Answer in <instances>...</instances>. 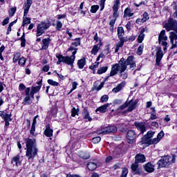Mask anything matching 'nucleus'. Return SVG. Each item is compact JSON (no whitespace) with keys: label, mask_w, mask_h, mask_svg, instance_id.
<instances>
[{"label":"nucleus","mask_w":177,"mask_h":177,"mask_svg":"<svg viewBox=\"0 0 177 177\" xmlns=\"http://www.w3.org/2000/svg\"><path fill=\"white\" fill-rule=\"evenodd\" d=\"M125 32L124 31V28L122 27H118V38H125V37H124Z\"/></svg>","instance_id":"obj_29"},{"label":"nucleus","mask_w":177,"mask_h":177,"mask_svg":"<svg viewBox=\"0 0 177 177\" xmlns=\"http://www.w3.org/2000/svg\"><path fill=\"white\" fill-rule=\"evenodd\" d=\"M135 162L137 164L146 162V156L142 153H138L135 157Z\"/></svg>","instance_id":"obj_18"},{"label":"nucleus","mask_w":177,"mask_h":177,"mask_svg":"<svg viewBox=\"0 0 177 177\" xmlns=\"http://www.w3.org/2000/svg\"><path fill=\"white\" fill-rule=\"evenodd\" d=\"M156 133L154 131H148L147 135H145L142 138L141 141L142 145H147L150 143V139L153 138V136Z\"/></svg>","instance_id":"obj_12"},{"label":"nucleus","mask_w":177,"mask_h":177,"mask_svg":"<svg viewBox=\"0 0 177 177\" xmlns=\"http://www.w3.org/2000/svg\"><path fill=\"white\" fill-rule=\"evenodd\" d=\"M171 47L170 49H175L177 47V35L175 32H170L169 36Z\"/></svg>","instance_id":"obj_10"},{"label":"nucleus","mask_w":177,"mask_h":177,"mask_svg":"<svg viewBox=\"0 0 177 177\" xmlns=\"http://www.w3.org/2000/svg\"><path fill=\"white\" fill-rule=\"evenodd\" d=\"M86 64L85 59H82L77 62L79 68H84V66Z\"/></svg>","instance_id":"obj_34"},{"label":"nucleus","mask_w":177,"mask_h":177,"mask_svg":"<svg viewBox=\"0 0 177 177\" xmlns=\"http://www.w3.org/2000/svg\"><path fill=\"white\" fill-rule=\"evenodd\" d=\"M19 59H20V53H17L16 54L14 55V57H13L14 63L17 62V60H19Z\"/></svg>","instance_id":"obj_47"},{"label":"nucleus","mask_w":177,"mask_h":177,"mask_svg":"<svg viewBox=\"0 0 177 177\" xmlns=\"http://www.w3.org/2000/svg\"><path fill=\"white\" fill-rule=\"evenodd\" d=\"M31 95H25L22 104H31Z\"/></svg>","instance_id":"obj_31"},{"label":"nucleus","mask_w":177,"mask_h":177,"mask_svg":"<svg viewBox=\"0 0 177 177\" xmlns=\"http://www.w3.org/2000/svg\"><path fill=\"white\" fill-rule=\"evenodd\" d=\"M24 20H23V23H22V26L24 27L26 24H30V23H31V19L27 17V16L24 17H24H23Z\"/></svg>","instance_id":"obj_35"},{"label":"nucleus","mask_w":177,"mask_h":177,"mask_svg":"<svg viewBox=\"0 0 177 177\" xmlns=\"http://www.w3.org/2000/svg\"><path fill=\"white\" fill-rule=\"evenodd\" d=\"M35 132V125H32L30 129V135H34V133Z\"/></svg>","instance_id":"obj_60"},{"label":"nucleus","mask_w":177,"mask_h":177,"mask_svg":"<svg viewBox=\"0 0 177 177\" xmlns=\"http://www.w3.org/2000/svg\"><path fill=\"white\" fill-rule=\"evenodd\" d=\"M32 5V0H26V1L24 3V17L28 15V11L30 10V8H31Z\"/></svg>","instance_id":"obj_15"},{"label":"nucleus","mask_w":177,"mask_h":177,"mask_svg":"<svg viewBox=\"0 0 177 177\" xmlns=\"http://www.w3.org/2000/svg\"><path fill=\"white\" fill-rule=\"evenodd\" d=\"M10 115V114H8L5 111H0V117H1L3 120H6Z\"/></svg>","instance_id":"obj_39"},{"label":"nucleus","mask_w":177,"mask_h":177,"mask_svg":"<svg viewBox=\"0 0 177 177\" xmlns=\"http://www.w3.org/2000/svg\"><path fill=\"white\" fill-rule=\"evenodd\" d=\"M103 86H104V82H102L95 89L96 91H100Z\"/></svg>","instance_id":"obj_61"},{"label":"nucleus","mask_w":177,"mask_h":177,"mask_svg":"<svg viewBox=\"0 0 177 177\" xmlns=\"http://www.w3.org/2000/svg\"><path fill=\"white\" fill-rule=\"evenodd\" d=\"M156 65L160 66V63L161 62V60L162 59V57H164V53H162V49H161V47H158L156 48Z\"/></svg>","instance_id":"obj_11"},{"label":"nucleus","mask_w":177,"mask_h":177,"mask_svg":"<svg viewBox=\"0 0 177 177\" xmlns=\"http://www.w3.org/2000/svg\"><path fill=\"white\" fill-rule=\"evenodd\" d=\"M144 48H145V46H143V44L140 45V46L138 47V48L137 50V55H139L140 56V55H142V53H143Z\"/></svg>","instance_id":"obj_41"},{"label":"nucleus","mask_w":177,"mask_h":177,"mask_svg":"<svg viewBox=\"0 0 177 177\" xmlns=\"http://www.w3.org/2000/svg\"><path fill=\"white\" fill-rule=\"evenodd\" d=\"M127 68L124 65H118V64L112 65L111 71L110 73V77H114L116 74H118L119 71V77L122 78V80H127L128 78V73L125 72Z\"/></svg>","instance_id":"obj_2"},{"label":"nucleus","mask_w":177,"mask_h":177,"mask_svg":"<svg viewBox=\"0 0 177 177\" xmlns=\"http://www.w3.org/2000/svg\"><path fill=\"white\" fill-rule=\"evenodd\" d=\"M100 140H102V138H100V136H98V137H95V138H93L92 139L93 143H95V144L99 143V142H100Z\"/></svg>","instance_id":"obj_53"},{"label":"nucleus","mask_w":177,"mask_h":177,"mask_svg":"<svg viewBox=\"0 0 177 177\" xmlns=\"http://www.w3.org/2000/svg\"><path fill=\"white\" fill-rule=\"evenodd\" d=\"M16 13V8H12L9 11V16L12 17Z\"/></svg>","instance_id":"obj_55"},{"label":"nucleus","mask_w":177,"mask_h":177,"mask_svg":"<svg viewBox=\"0 0 177 177\" xmlns=\"http://www.w3.org/2000/svg\"><path fill=\"white\" fill-rule=\"evenodd\" d=\"M131 169L132 173L134 174V175H140V171L139 170V164L136 163V162L131 164Z\"/></svg>","instance_id":"obj_19"},{"label":"nucleus","mask_w":177,"mask_h":177,"mask_svg":"<svg viewBox=\"0 0 177 177\" xmlns=\"http://www.w3.org/2000/svg\"><path fill=\"white\" fill-rule=\"evenodd\" d=\"M165 29L167 31H171V30H173V31H175L176 34H177V21L174 19H170L168 21V23H167L165 26Z\"/></svg>","instance_id":"obj_8"},{"label":"nucleus","mask_w":177,"mask_h":177,"mask_svg":"<svg viewBox=\"0 0 177 177\" xmlns=\"http://www.w3.org/2000/svg\"><path fill=\"white\" fill-rule=\"evenodd\" d=\"M78 111H80V110L76 109L75 107H73L71 110L72 117H75L78 114Z\"/></svg>","instance_id":"obj_46"},{"label":"nucleus","mask_w":177,"mask_h":177,"mask_svg":"<svg viewBox=\"0 0 177 177\" xmlns=\"http://www.w3.org/2000/svg\"><path fill=\"white\" fill-rule=\"evenodd\" d=\"M168 37L165 36V30H162L158 37V42L163 46V50L165 52L168 48Z\"/></svg>","instance_id":"obj_6"},{"label":"nucleus","mask_w":177,"mask_h":177,"mask_svg":"<svg viewBox=\"0 0 177 177\" xmlns=\"http://www.w3.org/2000/svg\"><path fill=\"white\" fill-rule=\"evenodd\" d=\"M19 88V91H24L26 88V85L23 84H20Z\"/></svg>","instance_id":"obj_62"},{"label":"nucleus","mask_w":177,"mask_h":177,"mask_svg":"<svg viewBox=\"0 0 177 177\" xmlns=\"http://www.w3.org/2000/svg\"><path fill=\"white\" fill-rule=\"evenodd\" d=\"M120 41L116 44L115 52L117 53L120 50V48H122L124 46V44H125V38H119Z\"/></svg>","instance_id":"obj_21"},{"label":"nucleus","mask_w":177,"mask_h":177,"mask_svg":"<svg viewBox=\"0 0 177 177\" xmlns=\"http://www.w3.org/2000/svg\"><path fill=\"white\" fill-rule=\"evenodd\" d=\"M25 89V96H31V95H30V93H31V92L30 93V91H31L30 87H28Z\"/></svg>","instance_id":"obj_57"},{"label":"nucleus","mask_w":177,"mask_h":177,"mask_svg":"<svg viewBox=\"0 0 177 177\" xmlns=\"http://www.w3.org/2000/svg\"><path fill=\"white\" fill-rule=\"evenodd\" d=\"M9 23V17H6L3 22H2V26H6Z\"/></svg>","instance_id":"obj_59"},{"label":"nucleus","mask_w":177,"mask_h":177,"mask_svg":"<svg viewBox=\"0 0 177 177\" xmlns=\"http://www.w3.org/2000/svg\"><path fill=\"white\" fill-rule=\"evenodd\" d=\"M164 131H161L158 134V136L157 138L161 140V139H162L163 136H164Z\"/></svg>","instance_id":"obj_58"},{"label":"nucleus","mask_w":177,"mask_h":177,"mask_svg":"<svg viewBox=\"0 0 177 177\" xmlns=\"http://www.w3.org/2000/svg\"><path fill=\"white\" fill-rule=\"evenodd\" d=\"M149 20V14L147 12H144L143 18L141 19V21L142 23H145V21H147Z\"/></svg>","instance_id":"obj_43"},{"label":"nucleus","mask_w":177,"mask_h":177,"mask_svg":"<svg viewBox=\"0 0 177 177\" xmlns=\"http://www.w3.org/2000/svg\"><path fill=\"white\" fill-rule=\"evenodd\" d=\"M62 27H63V24H62V22L60 21H57L56 30L57 31H60V30L62 29Z\"/></svg>","instance_id":"obj_48"},{"label":"nucleus","mask_w":177,"mask_h":177,"mask_svg":"<svg viewBox=\"0 0 177 177\" xmlns=\"http://www.w3.org/2000/svg\"><path fill=\"white\" fill-rule=\"evenodd\" d=\"M173 10L177 11V2H173L172 3Z\"/></svg>","instance_id":"obj_63"},{"label":"nucleus","mask_w":177,"mask_h":177,"mask_svg":"<svg viewBox=\"0 0 177 177\" xmlns=\"http://www.w3.org/2000/svg\"><path fill=\"white\" fill-rule=\"evenodd\" d=\"M72 45H73L75 47L81 45V39L80 38H76L75 39V41L73 43H72Z\"/></svg>","instance_id":"obj_42"},{"label":"nucleus","mask_w":177,"mask_h":177,"mask_svg":"<svg viewBox=\"0 0 177 177\" xmlns=\"http://www.w3.org/2000/svg\"><path fill=\"white\" fill-rule=\"evenodd\" d=\"M117 21V19H113L112 20H111L110 21V30H114V25L115 24V21Z\"/></svg>","instance_id":"obj_50"},{"label":"nucleus","mask_w":177,"mask_h":177,"mask_svg":"<svg viewBox=\"0 0 177 177\" xmlns=\"http://www.w3.org/2000/svg\"><path fill=\"white\" fill-rule=\"evenodd\" d=\"M133 102V100H130V101H127L124 104H122V106H120L118 109V111L119 110H124V109H127V107L128 106H129V104Z\"/></svg>","instance_id":"obj_33"},{"label":"nucleus","mask_w":177,"mask_h":177,"mask_svg":"<svg viewBox=\"0 0 177 177\" xmlns=\"http://www.w3.org/2000/svg\"><path fill=\"white\" fill-rule=\"evenodd\" d=\"M120 6V0H115V3L113 6V19H115V20H117V17H118V8Z\"/></svg>","instance_id":"obj_14"},{"label":"nucleus","mask_w":177,"mask_h":177,"mask_svg":"<svg viewBox=\"0 0 177 177\" xmlns=\"http://www.w3.org/2000/svg\"><path fill=\"white\" fill-rule=\"evenodd\" d=\"M77 53V50L73 51L72 53V55L71 57L66 56L64 57L60 54H57L56 57L58 59L57 62V64H60L61 63H65L66 64H68L69 66H74V62L75 60V54Z\"/></svg>","instance_id":"obj_3"},{"label":"nucleus","mask_w":177,"mask_h":177,"mask_svg":"<svg viewBox=\"0 0 177 177\" xmlns=\"http://www.w3.org/2000/svg\"><path fill=\"white\" fill-rule=\"evenodd\" d=\"M84 119L86 120V121H92V118L89 115V112H88V111L84 112Z\"/></svg>","instance_id":"obj_38"},{"label":"nucleus","mask_w":177,"mask_h":177,"mask_svg":"<svg viewBox=\"0 0 177 177\" xmlns=\"http://www.w3.org/2000/svg\"><path fill=\"white\" fill-rule=\"evenodd\" d=\"M105 2H106V0H100V6H101L100 10H103V9H104Z\"/></svg>","instance_id":"obj_56"},{"label":"nucleus","mask_w":177,"mask_h":177,"mask_svg":"<svg viewBox=\"0 0 177 177\" xmlns=\"http://www.w3.org/2000/svg\"><path fill=\"white\" fill-rule=\"evenodd\" d=\"M108 69V66H102L97 71V74H104V73H106V71H107Z\"/></svg>","instance_id":"obj_36"},{"label":"nucleus","mask_w":177,"mask_h":177,"mask_svg":"<svg viewBox=\"0 0 177 177\" xmlns=\"http://www.w3.org/2000/svg\"><path fill=\"white\" fill-rule=\"evenodd\" d=\"M25 143L26 146V157H27L28 160H34L37 154H38L37 140L35 139L26 138Z\"/></svg>","instance_id":"obj_1"},{"label":"nucleus","mask_w":177,"mask_h":177,"mask_svg":"<svg viewBox=\"0 0 177 177\" xmlns=\"http://www.w3.org/2000/svg\"><path fill=\"white\" fill-rule=\"evenodd\" d=\"M77 86H78V83H77L76 82H73L72 83V88L70 91V92L68 93V95H70V93H71L73 92V91H75V89H77Z\"/></svg>","instance_id":"obj_45"},{"label":"nucleus","mask_w":177,"mask_h":177,"mask_svg":"<svg viewBox=\"0 0 177 177\" xmlns=\"http://www.w3.org/2000/svg\"><path fill=\"white\" fill-rule=\"evenodd\" d=\"M48 82L50 85H53V86H57L59 85V82H55L53 80H48Z\"/></svg>","instance_id":"obj_49"},{"label":"nucleus","mask_w":177,"mask_h":177,"mask_svg":"<svg viewBox=\"0 0 177 177\" xmlns=\"http://www.w3.org/2000/svg\"><path fill=\"white\" fill-rule=\"evenodd\" d=\"M110 106V104H105L96 109V112L100 111V113H106L107 111V108Z\"/></svg>","instance_id":"obj_25"},{"label":"nucleus","mask_w":177,"mask_h":177,"mask_svg":"<svg viewBox=\"0 0 177 177\" xmlns=\"http://www.w3.org/2000/svg\"><path fill=\"white\" fill-rule=\"evenodd\" d=\"M87 168L89 171H95L97 168V164L95 162H90L87 164Z\"/></svg>","instance_id":"obj_27"},{"label":"nucleus","mask_w":177,"mask_h":177,"mask_svg":"<svg viewBox=\"0 0 177 177\" xmlns=\"http://www.w3.org/2000/svg\"><path fill=\"white\" fill-rule=\"evenodd\" d=\"M26 59L25 57H21L19 60V66H24V64H26Z\"/></svg>","instance_id":"obj_52"},{"label":"nucleus","mask_w":177,"mask_h":177,"mask_svg":"<svg viewBox=\"0 0 177 177\" xmlns=\"http://www.w3.org/2000/svg\"><path fill=\"white\" fill-rule=\"evenodd\" d=\"M129 104L130 105H129V108L123 112V114H127V113L133 111V110H135V109H136V102H131Z\"/></svg>","instance_id":"obj_24"},{"label":"nucleus","mask_w":177,"mask_h":177,"mask_svg":"<svg viewBox=\"0 0 177 177\" xmlns=\"http://www.w3.org/2000/svg\"><path fill=\"white\" fill-rule=\"evenodd\" d=\"M49 27H50V23L49 22H41L39 24L37 27V37H41Z\"/></svg>","instance_id":"obj_5"},{"label":"nucleus","mask_w":177,"mask_h":177,"mask_svg":"<svg viewBox=\"0 0 177 177\" xmlns=\"http://www.w3.org/2000/svg\"><path fill=\"white\" fill-rule=\"evenodd\" d=\"M41 84H42V82H38L39 86L32 87V90L30 93V97H32V99H34V95H35V93H38V92H39V91L41 90Z\"/></svg>","instance_id":"obj_16"},{"label":"nucleus","mask_w":177,"mask_h":177,"mask_svg":"<svg viewBox=\"0 0 177 177\" xmlns=\"http://www.w3.org/2000/svg\"><path fill=\"white\" fill-rule=\"evenodd\" d=\"M15 164L17 167L21 165V160H20V155H17L12 158V164Z\"/></svg>","instance_id":"obj_26"},{"label":"nucleus","mask_w":177,"mask_h":177,"mask_svg":"<svg viewBox=\"0 0 177 177\" xmlns=\"http://www.w3.org/2000/svg\"><path fill=\"white\" fill-rule=\"evenodd\" d=\"M134 59L135 57L132 55L129 56L126 60L124 57H122L117 64L120 66H124L125 68H127L128 66H130V68H131V70H135L136 63L135 62Z\"/></svg>","instance_id":"obj_4"},{"label":"nucleus","mask_w":177,"mask_h":177,"mask_svg":"<svg viewBox=\"0 0 177 177\" xmlns=\"http://www.w3.org/2000/svg\"><path fill=\"white\" fill-rule=\"evenodd\" d=\"M99 9V6L94 5L91 6V9L90 10L91 13H96Z\"/></svg>","instance_id":"obj_40"},{"label":"nucleus","mask_w":177,"mask_h":177,"mask_svg":"<svg viewBox=\"0 0 177 177\" xmlns=\"http://www.w3.org/2000/svg\"><path fill=\"white\" fill-rule=\"evenodd\" d=\"M117 132L115 126H110L97 131V135H107V133H114Z\"/></svg>","instance_id":"obj_7"},{"label":"nucleus","mask_w":177,"mask_h":177,"mask_svg":"<svg viewBox=\"0 0 177 177\" xmlns=\"http://www.w3.org/2000/svg\"><path fill=\"white\" fill-rule=\"evenodd\" d=\"M144 168L146 172H148L149 174L154 172V165L150 162L145 165Z\"/></svg>","instance_id":"obj_20"},{"label":"nucleus","mask_w":177,"mask_h":177,"mask_svg":"<svg viewBox=\"0 0 177 177\" xmlns=\"http://www.w3.org/2000/svg\"><path fill=\"white\" fill-rule=\"evenodd\" d=\"M134 125L141 133H145V132H146V126L145 125V123L136 122Z\"/></svg>","instance_id":"obj_17"},{"label":"nucleus","mask_w":177,"mask_h":177,"mask_svg":"<svg viewBox=\"0 0 177 177\" xmlns=\"http://www.w3.org/2000/svg\"><path fill=\"white\" fill-rule=\"evenodd\" d=\"M100 49V45L99 44L95 45L93 47V49L91 50L92 55H97Z\"/></svg>","instance_id":"obj_32"},{"label":"nucleus","mask_w":177,"mask_h":177,"mask_svg":"<svg viewBox=\"0 0 177 177\" xmlns=\"http://www.w3.org/2000/svg\"><path fill=\"white\" fill-rule=\"evenodd\" d=\"M158 142H160V140L157 137L156 138L150 140L149 143H148V145H157V143H158Z\"/></svg>","instance_id":"obj_44"},{"label":"nucleus","mask_w":177,"mask_h":177,"mask_svg":"<svg viewBox=\"0 0 177 177\" xmlns=\"http://www.w3.org/2000/svg\"><path fill=\"white\" fill-rule=\"evenodd\" d=\"M145 29H142L140 31V33L138 37V42L139 44H142V42H143V39H145Z\"/></svg>","instance_id":"obj_28"},{"label":"nucleus","mask_w":177,"mask_h":177,"mask_svg":"<svg viewBox=\"0 0 177 177\" xmlns=\"http://www.w3.org/2000/svg\"><path fill=\"white\" fill-rule=\"evenodd\" d=\"M109 100V95H104L101 97L100 101L102 103H104L105 102H107Z\"/></svg>","instance_id":"obj_51"},{"label":"nucleus","mask_w":177,"mask_h":177,"mask_svg":"<svg viewBox=\"0 0 177 177\" xmlns=\"http://www.w3.org/2000/svg\"><path fill=\"white\" fill-rule=\"evenodd\" d=\"M66 177H81V176H80L78 174H69L66 175Z\"/></svg>","instance_id":"obj_64"},{"label":"nucleus","mask_w":177,"mask_h":177,"mask_svg":"<svg viewBox=\"0 0 177 177\" xmlns=\"http://www.w3.org/2000/svg\"><path fill=\"white\" fill-rule=\"evenodd\" d=\"M10 117H12V115H10L7 119H4L6 127H9V121H12V118H10Z\"/></svg>","instance_id":"obj_54"},{"label":"nucleus","mask_w":177,"mask_h":177,"mask_svg":"<svg viewBox=\"0 0 177 177\" xmlns=\"http://www.w3.org/2000/svg\"><path fill=\"white\" fill-rule=\"evenodd\" d=\"M171 156H165L160 158L158 162V165L160 168H164L165 167H169L171 165Z\"/></svg>","instance_id":"obj_9"},{"label":"nucleus","mask_w":177,"mask_h":177,"mask_svg":"<svg viewBox=\"0 0 177 177\" xmlns=\"http://www.w3.org/2000/svg\"><path fill=\"white\" fill-rule=\"evenodd\" d=\"M122 88H124V84L121 83L118 84L115 88H113L112 92L114 93H118V92H120Z\"/></svg>","instance_id":"obj_30"},{"label":"nucleus","mask_w":177,"mask_h":177,"mask_svg":"<svg viewBox=\"0 0 177 177\" xmlns=\"http://www.w3.org/2000/svg\"><path fill=\"white\" fill-rule=\"evenodd\" d=\"M132 16H133V13L131 12V9L126 8L125 10H124V17H131Z\"/></svg>","instance_id":"obj_37"},{"label":"nucleus","mask_w":177,"mask_h":177,"mask_svg":"<svg viewBox=\"0 0 177 177\" xmlns=\"http://www.w3.org/2000/svg\"><path fill=\"white\" fill-rule=\"evenodd\" d=\"M136 137H137V135L135 131L129 130L127 131V139L128 143H130V144L132 143L135 140V139H136Z\"/></svg>","instance_id":"obj_13"},{"label":"nucleus","mask_w":177,"mask_h":177,"mask_svg":"<svg viewBox=\"0 0 177 177\" xmlns=\"http://www.w3.org/2000/svg\"><path fill=\"white\" fill-rule=\"evenodd\" d=\"M44 135H46V136H47L48 138L53 136V129H50L49 125L46 126V128L44 131Z\"/></svg>","instance_id":"obj_23"},{"label":"nucleus","mask_w":177,"mask_h":177,"mask_svg":"<svg viewBox=\"0 0 177 177\" xmlns=\"http://www.w3.org/2000/svg\"><path fill=\"white\" fill-rule=\"evenodd\" d=\"M42 42L43 46L41 47V49L43 50H46V49L49 48V44H50V38L43 39Z\"/></svg>","instance_id":"obj_22"}]
</instances>
